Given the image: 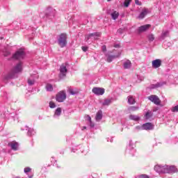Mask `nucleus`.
I'll return each mask as SVG.
<instances>
[{
	"label": "nucleus",
	"instance_id": "40",
	"mask_svg": "<svg viewBox=\"0 0 178 178\" xmlns=\"http://www.w3.org/2000/svg\"><path fill=\"white\" fill-rule=\"evenodd\" d=\"M82 50L83 51V52H87L88 47H82Z\"/></svg>",
	"mask_w": 178,
	"mask_h": 178
},
{
	"label": "nucleus",
	"instance_id": "25",
	"mask_svg": "<svg viewBox=\"0 0 178 178\" xmlns=\"http://www.w3.org/2000/svg\"><path fill=\"white\" fill-rule=\"evenodd\" d=\"M34 83H35V79H34V76H31L28 79V84H29V86H33Z\"/></svg>",
	"mask_w": 178,
	"mask_h": 178
},
{
	"label": "nucleus",
	"instance_id": "18",
	"mask_svg": "<svg viewBox=\"0 0 178 178\" xmlns=\"http://www.w3.org/2000/svg\"><path fill=\"white\" fill-rule=\"evenodd\" d=\"M102 120V111L99 110L96 114L95 120L96 122H99Z\"/></svg>",
	"mask_w": 178,
	"mask_h": 178
},
{
	"label": "nucleus",
	"instance_id": "44",
	"mask_svg": "<svg viewBox=\"0 0 178 178\" xmlns=\"http://www.w3.org/2000/svg\"><path fill=\"white\" fill-rule=\"evenodd\" d=\"M102 49L103 52H105L106 51V46H105V45L102 46Z\"/></svg>",
	"mask_w": 178,
	"mask_h": 178
},
{
	"label": "nucleus",
	"instance_id": "21",
	"mask_svg": "<svg viewBox=\"0 0 178 178\" xmlns=\"http://www.w3.org/2000/svg\"><path fill=\"white\" fill-rule=\"evenodd\" d=\"M152 116H154V113L151 111H148L147 112L145 113L144 117H145V119L148 120L149 119H151V118H152Z\"/></svg>",
	"mask_w": 178,
	"mask_h": 178
},
{
	"label": "nucleus",
	"instance_id": "45",
	"mask_svg": "<svg viewBox=\"0 0 178 178\" xmlns=\"http://www.w3.org/2000/svg\"><path fill=\"white\" fill-rule=\"evenodd\" d=\"M89 124L90 127H94V124L92 123V121L89 122Z\"/></svg>",
	"mask_w": 178,
	"mask_h": 178
},
{
	"label": "nucleus",
	"instance_id": "38",
	"mask_svg": "<svg viewBox=\"0 0 178 178\" xmlns=\"http://www.w3.org/2000/svg\"><path fill=\"white\" fill-rule=\"evenodd\" d=\"M49 106H50V108H56V105L53 102H50Z\"/></svg>",
	"mask_w": 178,
	"mask_h": 178
},
{
	"label": "nucleus",
	"instance_id": "50",
	"mask_svg": "<svg viewBox=\"0 0 178 178\" xmlns=\"http://www.w3.org/2000/svg\"><path fill=\"white\" fill-rule=\"evenodd\" d=\"M29 178H33V175L29 176Z\"/></svg>",
	"mask_w": 178,
	"mask_h": 178
},
{
	"label": "nucleus",
	"instance_id": "5",
	"mask_svg": "<svg viewBox=\"0 0 178 178\" xmlns=\"http://www.w3.org/2000/svg\"><path fill=\"white\" fill-rule=\"evenodd\" d=\"M92 92L95 95H104L105 94V89L104 88H93Z\"/></svg>",
	"mask_w": 178,
	"mask_h": 178
},
{
	"label": "nucleus",
	"instance_id": "22",
	"mask_svg": "<svg viewBox=\"0 0 178 178\" xmlns=\"http://www.w3.org/2000/svg\"><path fill=\"white\" fill-rule=\"evenodd\" d=\"M121 54L118 53V55L116 56H108L107 57V62L111 63L113 60V59H115V58H119V56H120Z\"/></svg>",
	"mask_w": 178,
	"mask_h": 178
},
{
	"label": "nucleus",
	"instance_id": "34",
	"mask_svg": "<svg viewBox=\"0 0 178 178\" xmlns=\"http://www.w3.org/2000/svg\"><path fill=\"white\" fill-rule=\"evenodd\" d=\"M162 86V83H156V84H153L152 85V88H158V87H161Z\"/></svg>",
	"mask_w": 178,
	"mask_h": 178
},
{
	"label": "nucleus",
	"instance_id": "17",
	"mask_svg": "<svg viewBox=\"0 0 178 178\" xmlns=\"http://www.w3.org/2000/svg\"><path fill=\"white\" fill-rule=\"evenodd\" d=\"M166 37H169V31H163L161 35L159 38V40H160V41H162L165 40Z\"/></svg>",
	"mask_w": 178,
	"mask_h": 178
},
{
	"label": "nucleus",
	"instance_id": "15",
	"mask_svg": "<svg viewBox=\"0 0 178 178\" xmlns=\"http://www.w3.org/2000/svg\"><path fill=\"white\" fill-rule=\"evenodd\" d=\"M143 130H152L154 129V125L151 122H147L142 125Z\"/></svg>",
	"mask_w": 178,
	"mask_h": 178
},
{
	"label": "nucleus",
	"instance_id": "43",
	"mask_svg": "<svg viewBox=\"0 0 178 178\" xmlns=\"http://www.w3.org/2000/svg\"><path fill=\"white\" fill-rule=\"evenodd\" d=\"M135 3L136 5H139V6H141V2L139 0H135Z\"/></svg>",
	"mask_w": 178,
	"mask_h": 178
},
{
	"label": "nucleus",
	"instance_id": "3",
	"mask_svg": "<svg viewBox=\"0 0 178 178\" xmlns=\"http://www.w3.org/2000/svg\"><path fill=\"white\" fill-rule=\"evenodd\" d=\"M56 99L57 102H63L66 99V92L61 91L58 92L56 96Z\"/></svg>",
	"mask_w": 178,
	"mask_h": 178
},
{
	"label": "nucleus",
	"instance_id": "37",
	"mask_svg": "<svg viewBox=\"0 0 178 178\" xmlns=\"http://www.w3.org/2000/svg\"><path fill=\"white\" fill-rule=\"evenodd\" d=\"M138 178H149V176L145 175V174H143L139 175Z\"/></svg>",
	"mask_w": 178,
	"mask_h": 178
},
{
	"label": "nucleus",
	"instance_id": "35",
	"mask_svg": "<svg viewBox=\"0 0 178 178\" xmlns=\"http://www.w3.org/2000/svg\"><path fill=\"white\" fill-rule=\"evenodd\" d=\"M24 173H29V172H31V168L30 167H26L24 170Z\"/></svg>",
	"mask_w": 178,
	"mask_h": 178
},
{
	"label": "nucleus",
	"instance_id": "11",
	"mask_svg": "<svg viewBox=\"0 0 178 178\" xmlns=\"http://www.w3.org/2000/svg\"><path fill=\"white\" fill-rule=\"evenodd\" d=\"M161 65H162V60L161 59H156L152 62V66L154 69H158V67H161Z\"/></svg>",
	"mask_w": 178,
	"mask_h": 178
},
{
	"label": "nucleus",
	"instance_id": "48",
	"mask_svg": "<svg viewBox=\"0 0 178 178\" xmlns=\"http://www.w3.org/2000/svg\"><path fill=\"white\" fill-rule=\"evenodd\" d=\"M86 129H87V127H82V130H86Z\"/></svg>",
	"mask_w": 178,
	"mask_h": 178
},
{
	"label": "nucleus",
	"instance_id": "1",
	"mask_svg": "<svg viewBox=\"0 0 178 178\" xmlns=\"http://www.w3.org/2000/svg\"><path fill=\"white\" fill-rule=\"evenodd\" d=\"M66 40H67V36L66 35V34L62 33L61 35H60L58 42V45H60L61 48H64V47H66V44H67V41Z\"/></svg>",
	"mask_w": 178,
	"mask_h": 178
},
{
	"label": "nucleus",
	"instance_id": "26",
	"mask_svg": "<svg viewBox=\"0 0 178 178\" xmlns=\"http://www.w3.org/2000/svg\"><path fill=\"white\" fill-rule=\"evenodd\" d=\"M129 119L131 120H134V122H138V120H140V117L138 115H129Z\"/></svg>",
	"mask_w": 178,
	"mask_h": 178
},
{
	"label": "nucleus",
	"instance_id": "24",
	"mask_svg": "<svg viewBox=\"0 0 178 178\" xmlns=\"http://www.w3.org/2000/svg\"><path fill=\"white\" fill-rule=\"evenodd\" d=\"M128 103L130 104V105H134V104H136V99H134L133 96H129Z\"/></svg>",
	"mask_w": 178,
	"mask_h": 178
},
{
	"label": "nucleus",
	"instance_id": "47",
	"mask_svg": "<svg viewBox=\"0 0 178 178\" xmlns=\"http://www.w3.org/2000/svg\"><path fill=\"white\" fill-rule=\"evenodd\" d=\"M114 47L115 48H119V44H115Z\"/></svg>",
	"mask_w": 178,
	"mask_h": 178
},
{
	"label": "nucleus",
	"instance_id": "23",
	"mask_svg": "<svg viewBox=\"0 0 178 178\" xmlns=\"http://www.w3.org/2000/svg\"><path fill=\"white\" fill-rule=\"evenodd\" d=\"M111 16L113 20H116V19H118V17H119V12L113 11L111 14Z\"/></svg>",
	"mask_w": 178,
	"mask_h": 178
},
{
	"label": "nucleus",
	"instance_id": "51",
	"mask_svg": "<svg viewBox=\"0 0 178 178\" xmlns=\"http://www.w3.org/2000/svg\"><path fill=\"white\" fill-rule=\"evenodd\" d=\"M108 1H112V0H108Z\"/></svg>",
	"mask_w": 178,
	"mask_h": 178
},
{
	"label": "nucleus",
	"instance_id": "2",
	"mask_svg": "<svg viewBox=\"0 0 178 178\" xmlns=\"http://www.w3.org/2000/svg\"><path fill=\"white\" fill-rule=\"evenodd\" d=\"M26 56V53L24 49H19L15 52V54L13 56V59H17V60H22V59H24Z\"/></svg>",
	"mask_w": 178,
	"mask_h": 178
},
{
	"label": "nucleus",
	"instance_id": "30",
	"mask_svg": "<svg viewBox=\"0 0 178 178\" xmlns=\"http://www.w3.org/2000/svg\"><path fill=\"white\" fill-rule=\"evenodd\" d=\"M35 134V131L33 129H29L28 130V136H31Z\"/></svg>",
	"mask_w": 178,
	"mask_h": 178
},
{
	"label": "nucleus",
	"instance_id": "10",
	"mask_svg": "<svg viewBox=\"0 0 178 178\" xmlns=\"http://www.w3.org/2000/svg\"><path fill=\"white\" fill-rule=\"evenodd\" d=\"M154 170L157 173H166L165 165H156L154 166Z\"/></svg>",
	"mask_w": 178,
	"mask_h": 178
},
{
	"label": "nucleus",
	"instance_id": "39",
	"mask_svg": "<svg viewBox=\"0 0 178 178\" xmlns=\"http://www.w3.org/2000/svg\"><path fill=\"white\" fill-rule=\"evenodd\" d=\"M138 80H139V81H144V76H138Z\"/></svg>",
	"mask_w": 178,
	"mask_h": 178
},
{
	"label": "nucleus",
	"instance_id": "49",
	"mask_svg": "<svg viewBox=\"0 0 178 178\" xmlns=\"http://www.w3.org/2000/svg\"><path fill=\"white\" fill-rule=\"evenodd\" d=\"M131 152H136V150L132 149V151H131Z\"/></svg>",
	"mask_w": 178,
	"mask_h": 178
},
{
	"label": "nucleus",
	"instance_id": "41",
	"mask_svg": "<svg viewBox=\"0 0 178 178\" xmlns=\"http://www.w3.org/2000/svg\"><path fill=\"white\" fill-rule=\"evenodd\" d=\"M86 120H88V122H91V117L90 115H86Z\"/></svg>",
	"mask_w": 178,
	"mask_h": 178
},
{
	"label": "nucleus",
	"instance_id": "4",
	"mask_svg": "<svg viewBox=\"0 0 178 178\" xmlns=\"http://www.w3.org/2000/svg\"><path fill=\"white\" fill-rule=\"evenodd\" d=\"M56 13V10H55V9L49 7L46 10V17H48L49 19H52V17H54L55 16Z\"/></svg>",
	"mask_w": 178,
	"mask_h": 178
},
{
	"label": "nucleus",
	"instance_id": "16",
	"mask_svg": "<svg viewBox=\"0 0 178 178\" xmlns=\"http://www.w3.org/2000/svg\"><path fill=\"white\" fill-rule=\"evenodd\" d=\"M149 27H151L150 24H146V25L141 26L138 29V33H144V31H147V30H148V29H149Z\"/></svg>",
	"mask_w": 178,
	"mask_h": 178
},
{
	"label": "nucleus",
	"instance_id": "14",
	"mask_svg": "<svg viewBox=\"0 0 178 178\" xmlns=\"http://www.w3.org/2000/svg\"><path fill=\"white\" fill-rule=\"evenodd\" d=\"M8 145L14 151H17V149H19V143L16 141H13V142L9 143Z\"/></svg>",
	"mask_w": 178,
	"mask_h": 178
},
{
	"label": "nucleus",
	"instance_id": "27",
	"mask_svg": "<svg viewBox=\"0 0 178 178\" xmlns=\"http://www.w3.org/2000/svg\"><path fill=\"white\" fill-rule=\"evenodd\" d=\"M61 113H62V108H58L55 111L54 117L56 118L57 116H59Z\"/></svg>",
	"mask_w": 178,
	"mask_h": 178
},
{
	"label": "nucleus",
	"instance_id": "20",
	"mask_svg": "<svg viewBox=\"0 0 178 178\" xmlns=\"http://www.w3.org/2000/svg\"><path fill=\"white\" fill-rule=\"evenodd\" d=\"M112 101H113V98L104 99V102H102L103 106H106L108 105H111V104H112Z\"/></svg>",
	"mask_w": 178,
	"mask_h": 178
},
{
	"label": "nucleus",
	"instance_id": "32",
	"mask_svg": "<svg viewBox=\"0 0 178 178\" xmlns=\"http://www.w3.org/2000/svg\"><path fill=\"white\" fill-rule=\"evenodd\" d=\"M140 130H143V125L142 126H136L134 129V131L136 132V131H140Z\"/></svg>",
	"mask_w": 178,
	"mask_h": 178
},
{
	"label": "nucleus",
	"instance_id": "28",
	"mask_svg": "<svg viewBox=\"0 0 178 178\" xmlns=\"http://www.w3.org/2000/svg\"><path fill=\"white\" fill-rule=\"evenodd\" d=\"M46 90L47 91H54V86L51 83H47Z\"/></svg>",
	"mask_w": 178,
	"mask_h": 178
},
{
	"label": "nucleus",
	"instance_id": "36",
	"mask_svg": "<svg viewBox=\"0 0 178 178\" xmlns=\"http://www.w3.org/2000/svg\"><path fill=\"white\" fill-rule=\"evenodd\" d=\"M171 111H172V112H178V105L172 107Z\"/></svg>",
	"mask_w": 178,
	"mask_h": 178
},
{
	"label": "nucleus",
	"instance_id": "31",
	"mask_svg": "<svg viewBox=\"0 0 178 178\" xmlns=\"http://www.w3.org/2000/svg\"><path fill=\"white\" fill-rule=\"evenodd\" d=\"M147 38H148V40H149L150 42H152V41H154V40H155V36H154V35H152V34H149V35L147 36Z\"/></svg>",
	"mask_w": 178,
	"mask_h": 178
},
{
	"label": "nucleus",
	"instance_id": "12",
	"mask_svg": "<svg viewBox=\"0 0 178 178\" xmlns=\"http://www.w3.org/2000/svg\"><path fill=\"white\" fill-rule=\"evenodd\" d=\"M91 37H95V40H97V38L95 37H101V33L100 32H95L93 33H90L89 35H86L85 37L86 41H88Z\"/></svg>",
	"mask_w": 178,
	"mask_h": 178
},
{
	"label": "nucleus",
	"instance_id": "13",
	"mask_svg": "<svg viewBox=\"0 0 178 178\" xmlns=\"http://www.w3.org/2000/svg\"><path fill=\"white\" fill-rule=\"evenodd\" d=\"M148 13H149L148 9L147 8H143L142 12L138 16V19H144L145 17V16H147V15H148Z\"/></svg>",
	"mask_w": 178,
	"mask_h": 178
},
{
	"label": "nucleus",
	"instance_id": "9",
	"mask_svg": "<svg viewBox=\"0 0 178 178\" xmlns=\"http://www.w3.org/2000/svg\"><path fill=\"white\" fill-rule=\"evenodd\" d=\"M23 70V63L19 62L13 69V73H20Z\"/></svg>",
	"mask_w": 178,
	"mask_h": 178
},
{
	"label": "nucleus",
	"instance_id": "42",
	"mask_svg": "<svg viewBox=\"0 0 178 178\" xmlns=\"http://www.w3.org/2000/svg\"><path fill=\"white\" fill-rule=\"evenodd\" d=\"M138 109V107L132 106L131 107V111H137Z\"/></svg>",
	"mask_w": 178,
	"mask_h": 178
},
{
	"label": "nucleus",
	"instance_id": "19",
	"mask_svg": "<svg viewBox=\"0 0 178 178\" xmlns=\"http://www.w3.org/2000/svg\"><path fill=\"white\" fill-rule=\"evenodd\" d=\"M123 67L124 69H130V67H131V61L129 60L124 61L123 63Z\"/></svg>",
	"mask_w": 178,
	"mask_h": 178
},
{
	"label": "nucleus",
	"instance_id": "33",
	"mask_svg": "<svg viewBox=\"0 0 178 178\" xmlns=\"http://www.w3.org/2000/svg\"><path fill=\"white\" fill-rule=\"evenodd\" d=\"M130 2H131V0H125L124 2V6L125 8H129V5H130Z\"/></svg>",
	"mask_w": 178,
	"mask_h": 178
},
{
	"label": "nucleus",
	"instance_id": "46",
	"mask_svg": "<svg viewBox=\"0 0 178 178\" xmlns=\"http://www.w3.org/2000/svg\"><path fill=\"white\" fill-rule=\"evenodd\" d=\"M118 33H120V34H122V29H118Z\"/></svg>",
	"mask_w": 178,
	"mask_h": 178
},
{
	"label": "nucleus",
	"instance_id": "8",
	"mask_svg": "<svg viewBox=\"0 0 178 178\" xmlns=\"http://www.w3.org/2000/svg\"><path fill=\"white\" fill-rule=\"evenodd\" d=\"M177 172V168L175 165H165V173L173 174Z\"/></svg>",
	"mask_w": 178,
	"mask_h": 178
},
{
	"label": "nucleus",
	"instance_id": "7",
	"mask_svg": "<svg viewBox=\"0 0 178 178\" xmlns=\"http://www.w3.org/2000/svg\"><path fill=\"white\" fill-rule=\"evenodd\" d=\"M66 73H67V69L66 68V65L63 64L60 67V77L63 79L66 77Z\"/></svg>",
	"mask_w": 178,
	"mask_h": 178
},
{
	"label": "nucleus",
	"instance_id": "29",
	"mask_svg": "<svg viewBox=\"0 0 178 178\" xmlns=\"http://www.w3.org/2000/svg\"><path fill=\"white\" fill-rule=\"evenodd\" d=\"M69 92L71 95H76V94H79V90L70 88L69 89Z\"/></svg>",
	"mask_w": 178,
	"mask_h": 178
},
{
	"label": "nucleus",
	"instance_id": "6",
	"mask_svg": "<svg viewBox=\"0 0 178 178\" xmlns=\"http://www.w3.org/2000/svg\"><path fill=\"white\" fill-rule=\"evenodd\" d=\"M148 99L153 102V104H155V105H161V99H159V97L156 95H150Z\"/></svg>",
	"mask_w": 178,
	"mask_h": 178
}]
</instances>
